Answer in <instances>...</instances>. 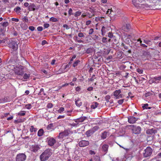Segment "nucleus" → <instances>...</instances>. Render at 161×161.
<instances>
[{
	"label": "nucleus",
	"mask_w": 161,
	"mask_h": 161,
	"mask_svg": "<svg viewBox=\"0 0 161 161\" xmlns=\"http://www.w3.org/2000/svg\"><path fill=\"white\" fill-rule=\"evenodd\" d=\"M51 154V150L50 149H47L41 155L40 159L42 161H46L48 158Z\"/></svg>",
	"instance_id": "nucleus-1"
},
{
	"label": "nucleus",
	"mask_w": 161,
	"mask_h": 161,
	"mask_svg": "<svg viewBox=\"0 0 161 161\" xmlns=\"http://www.w3.org/2000/svg\"><path fill=\"white\" fill-rule=\"evenodd\" d=\"M15 73L17 75H22L24 74L23 68L21 65L17 66L14 68Z\"/></svg>",
	"instance_id": "nucleus-2"
},
{
	"label": "nucleus",
	"mask_w": 161,
	"mask_h": 161,
	"mask_svg": "<svg viewBox=\"0 0 161 161\" xmlns=\"http://www.w3.org/2000/svg\"><path fill=\"white\" fill-rule=\"evenodd\" d=\"M72 133L69 130H65L63 132L59 133L58 137L59 138H63L64 136H68Z\"/></svg>",
	"instance_id": "nucleus-3"
},
{
	"label": "nucleus",
	"mask_w": 161,
	"mask_h": 161,
	"mask_svg": "<svg viewBox=\"0 0 161 161\" xmlns=\"http://www.w3.org/2000/svg\"><path fill=\"white\" fill-rule=\"evenodd\" d=\"M132 133L135 134H138L141 132V128L140 126L134 125H130Z\"/></svg>",
	"instance_id": "nucleus-4"
},
{
	"label": "nucleus",
	"mask_w": 161,
	"mask_h": 161,
	"mask_svg": "<svg viewBox=\"0 0 161 161\" xmlns=\"http://www.w3.org/2000/svg\"><path fill=\"white\" fill-rule=\"evenodd\" d=\"M8 47L12 49L13 51H15L18 48V45L17 43L14 41L10 42L8 44Z\"/></svg>",
	"instance_id": "nucleus-5"
},
{
	"label": "nucleus",
	"mask_w": 161,
	"mask_h": 161,
	"mask_svg": "<svg viewBox=\"0 0 161 161\" xmlns=\"http://www.w3.org/2000/svg\"><path fill=\"white\" fill-rule=\"evenodd\" d=\"M153 152L152 149L149 147H147L144 150V152L143 153L144 157H147L152 154Z\"/></svg>",
	"instance_id": "nucleus-6"
},
{
	"label": "nucleus",
	"mask_w": 161,
	"mask_h": 161,
	"mask_svg": "<svg viewBox=\"0 0 161 161\" xmlns=\"http://www.w3.org/2000/svg\"><path fill=\"white\" fill-rule=\"evenodd\" d=\"M145 0H132L133 5L136 7L140 8L141 4H143Z\"/></svg>",
	"instance_id": "nucleus-7"
},
{
	"label": "nucleus",
	"mask_w": 161,
	"mask_h": 161,
	"mask_svg": "<svg viewBox=\"0 0 161 161\" xmlns=\"http://www.w3.org/2000/svg\"><path fill=\"white\" fill-rule=\"evenodd\" d=\"M26 155L24 153H19L16 157V161H24L26 159Z\"/></svg>",
	"instance_id": "nucleus-8"
},
{
	"label": "nucleus",
	"mask_w": 161,
	"mask_h": 161,
	"mask_svg": "<svg viewBox=\"0 0 161 161\" xmlns=\"http://www.w3.org/2000/svg\"><path fill=\"white\" fill-rule=\"evenodd\" d=\"M120 90H116L113 92V95L116 99H119L123 97V95L121 94Z\"/></svg>",
	"instance_id": "nucleus-9"
},
{
	"label": "nucleus",
	"mask_w": 161,
	"mask_h": 161,
	"mask_svg": "<svg viewBox=\"0 0 161 161\" xmlns=\"http://www.w3.org/2000/svg\"><path fill=\"white\" fill-rule=\"evenodd\" d=\"M47 140L48 145L51 146H53L56 142L55 140L53 137H48Z\"/></svg>",
	"instance_id": "nucleus-10"
},
{
	"label": "nucleus",
	"mask_w": 161,
	"mask_h": 161,
	"mask_svg": "<svg viewBox=\"0 0 161 161\" xmlns=\"http://www.w3.org/2000/svg\"><path fill=\"white\" fill-rule=\"evenodd\" d=\"M89 144V143L88 141L82 140L79 142V145L80 147H83L88 145Z\"/></svg>",
	"instance_id": "nucleus-11"
},
{
	"label": "nucleus",
	"mask_w": 161,
	"mask_h": 161,
	"mask_svg": "<svg viewBox=\"0 0 161 161\" xmlns=\"http://www.w3.org/2000/svg\"><path fill=\"white\" fill-rule=\"evenodd\" d=\"M40 148V147L39 145H32L31 147H30V150L31 151L36 152Z\"/></svg>",
	"instance_id": "nucleus-12"
},
{
	"label": "nucleus",
	"mask_w": 161,
	"mask_h": 161,
	"mask_svg": "<svg viewBox=\"0 0 161 161\" xmlns=\"http://www.w3.org/2000/svg\"><path fill=\"white\" fill-rule=\"evenodd\" d=\"M137 119V118L133 116H130L128 118V121L130 123L133 124L135 123Z\"/></svg>",
	"instance_id": "nucleus-13"
},
{
	"label": "nucleus",
	"mask_w": 161,
	"mask_h": 161,
	"mask_svg": "<svg viewBox=\"0 0 161 161\" xmlns=\"http://www.w3.org/2000/svg\"><path fill=\"white\" fill-rule=\"evenodd\" d=\"M96 127H94L93 129L87 131L86 132V135L88 137L90 136L96 130Z\"/></svg>",
	"instance_id": "nucleus-14"
},
{
	"label": "nucleus",
	"mask_w": 161,
	"mask_h": 161,
	"mask_svg": "<svg viewBox=\"0 0 161 161\" xmlns=\"http://www.w3.org/2000/svg\"><path fill=\"white\" fill-rule=\"evenodd\" d=\"M140 8L147 10L151 9L152 8V6L150 5H148L147 4H145L144 3H143V4H141V6Z\"/></svg>",
	"instance_id": "nucleus-15"
},
{
	"label": "nucleus",
	"mask_w": 161,
	"mask_h": 161,
	"mask_svg": "<svg viewBox=\"0 0 161 161\" xmlns=\"http://www.w3.org/2000/svg\"><path fill=\"white\" fill-rule=\"evenodd\" d=\"M147 133L148 134L153 135L157 132V131L153 129H148L147 130Z\"/></svg>",
	"instance_id": "nucleus-16"
},
{
	"label": "nucleus",
	"mask_w": 161,
	"mask_h": 161,
	"mask_svg": "<svg viewBox=\"0 0 161 161\" xmlns=\"http://www.w3.org/2000/svg\"><path fill=\"white\" fill-rule=\"evenodd\" d=\"M87 119V117L85 116L81 117L80 118L76 119V122H81Z\"/></svg>",
	"instance_id": "nucleus-17"
},
{
	"label": "nucleus",
	"mask_w": 161,
	"mask_h": 161,
	"mask_svg": "<svg viewBox=\"0 0 161 161\" xmlns=\"http://www.w3.org/2000/svg\"><path fill=\"white\" fill-rule=\"evenodd\" d=\"M108 146L107 144H104L102 147L103 151L106 153L108 150Z\"/></svg>",
	"instance_id": "nucleus-18"
},
{
	"label": "nucleus",
	"mask_w": 161,
	"mask_h": 161,
	"mask_svg": "<svg viewBox=\"0 0 161 161\" xmlns=\"http://www.w3.org/2000/svg\"><path fill=\"white\" fill-rule=\"evenodd\" d=\"M66 72V70H65L64 66H62L58 71L57 74H60Z\"/></svg>",
	"instance_id": "nucleus-19"
},
{
	"label": "nucleus",
	"mask_w": 161,
	"mask_h": 161,
	"mask_svg": "<svg viewBox=\"0 0 161 161\" xmlns=\"http://www.w3.org/2000/svg\"><path fill=\"white\" fill-rule=\"evenodd\" d=\"M47 130H50L51 131L54 130L53 128V124H49L47 127Z\"/></svg>",
	"instance_id": "nucleus-20"
},
{
	"label": "nucleus",
	"mask_w": 161,
	"mask_h": 161,
	"mask_svg": "<svg viewBox=\"0 0 161 161\" xmlns=\"http://www.w3.org/2000/svg\"><path fill=\"white\" fill-rule=\"evenodd\" d=\"M75 103L76 105L78 107H80L82 104V102L80 99L78 98V99L75 101Z\"/></svg>",
	"instance_id": "nucleus-21"
},
{
	"label": "nucleus",
	"mask_w": 161,
	"mask_h": 161,
	"mask_svg": "<svg viewBox=\"0 0 161 161\" xmlns=\"http://www.w3.org/2000/svg\"><path fill=\"white\" fill-rule=\"evenodd\" d=\"M161 79V77L160 76L154 77L153 78V80L154 82L157 83Z\"/></svg>",
	"instance_id": "nucleus-22"
},
{
	"label": "nucleus",
	"mask_w": 161,
	"mask_h": 161,
	"mask_svg": "<svg viewBox=\"0 0 161 161\" xmlns=\"http://www.w3.org/2000/svg\"><path fill=\"white\" fill-rule=\"evenodd\" d=\"M14 11H15L17 14H20L21 8L19 7H17L14 9Z\"/></svg>",
	"instance_id": "nucleus-23"
},
{
	"label": "nucleus",
	"mask_w": 161,
	"mask_h": 161,
	"mask_svg": "<svg viewBox=\"0 0 161 161\" xmlns=\"http://www.w3.org/2000/svg\"><path fill=\"white\" fill-rule=\"evenodd\" d=\"M21 28L24 30H26L28 28V26L25 24L23 23L20 25Z\"/></svg>",
	"instance_id": "nucleus-24"
},
{
	"label": "nucleus",
	"mask_w": 161,
	"mask_h": 161,
	"mask_svg": "<svg viewBox=\"0 0 161 161\" xmlns=\"http://www.w3.org/2000/svg\"><path fill=\"white\" fill-rule=\"evenodd\" d=\"M26 112L25 111H21L18 112L17 114L19 116H24Z\"/></svg>",
	"instance_id": "nucleus-25"
},
{
	"label": "nucleus",
	"mask_w": 161,
	"mask_h": 161,
	"mask_svg": "<svg viewBox=\"0 0 161 161\" xmlns=\"http://www.w3.org/2000/svg\"><path fill=\"white\" fill-rule=\"evenodd\" d=\"M107 133L106 131L103 133L101 136V138L103 139H105L107 137Z\"/></svg>",
	"instance_id": "nucleus-26"
},
{
	"label": "nucleus",
	"mask_w": 161,
	"mask_h": 161,
	"mask_svg": "<svg viewBox=\"0 0 161 161\" xmlns=\"http://www.w3.org/2000/svg\"><path fill=\"white\" fill-rule=\"evenodd\" d=\"M102 34L103 36H104L106 32V29L104 26L102 27L101 29Z\"/></svg>",
	"instance_id": "nucleus-27"
},
{
	"label": "nucleus",
	"mask_w": 161,
	"mask_h": 161,
	"mask_svg": "<svg viewBox=\"0 0 161 161\" xmlns=\"http://www.w3.org/2000/svg\"><path fill=\"white\" fill-rule=\"evenodd\" d=\"M43 133V130L42 129H40L38 132L37 135L39 136H42Z\"/></svg>",
	"instance_id": "nucleus-28"
},
{
	"label": "nucleus",
	"mask_w": 161,
	"mask_h": 161,
	"mask_svg": "<svg viewBox=\"0 0 161 161\" xmlns=\"http://www.w3.org/2000/svg\"><path fill=\"white\" fill-rule=\"evenodd\" d=\"M142 107L143 108V109H151V107H148V104L147 103H146V104H143V105L142 106Z\"/></svg>",
	"instance_id": "nucleus-29"
},
{
	"label": "nucleus",
	"mask_w": 161,
	"mask_h": 161,
	"mask_svg": "<svg viewBox=\"0 0 161 161\" xmlns=\"http://www.w3.org/2000/svg\"><path fill=\"white\" fill-rule=\"evenodd\" d=\"M98 105V103L97 102H95L91 105V108L95 109L97 108Z\"/></svg>",
	"instance_id": "nucleus-30"
},
{
	"label": "nucleus",
	"mask_w": 161,
	"mask_h": 161,
	"mask_svg": "<svg viewBox=\"0 0 161 161\" xmlns=\"http://www.w3.org/2000/svg\"><path fill=\"white\" fill-rule=\"evenodd\" d=\"M37 130V129L34 128L33 126H31L30 128V131L31 132H36Z\"/></svg>",
	"instance_id": "nucleus-31"
},
{
	"label": "nucleus",
	"mask_w": 161,
	"mask_h": 161,
	"mask_svg": "<svg viewBox=\"0 0 161 161\" xmlns=\"http://www.w3.org/2000/svg\"><path fill=\"white\" fill-rule=\"evenodd\" d=\"M49 20L50 21L56 22L58 21V19L56 18L52 17L50 18Z\"/></svg>",
	"instance_id": "nucleus-32"
},
{
	"label": "nucleus",
	"mask_w": 161,
	"mask_h": 161,
	"mask_svg": "<svg viewBox=\"0 0 161 161\" xmlns=\"http://www.w3.org/2000/svg\"><path fill=\"white\" fill-rule=\"evenodd\" d=\"M30 77V74H27L26 73H25L24 74V76H23V78L24 79H28Z\"/></svg>",
	"instance_id": "nucleus-33"
},
{
	"label": "nucleus",
	"mask_w": 161,
	"mask_h": 161,
	"mask_svg": "<svg viewBox=\"0 0 161 161\" xmlns=\"http://www.w3.org/2000/svg\"><path fill=\"white\" fill-rule=\"evenodd\" d=\"M80 60H77L75 61L73 64V67H74L77 66L79 63L80 62Z\"/></svg>",
	"instance_id": "nucleus-34"
},
{
	"label": "nucleus",
	"mask_w": 161,
	"mask_h": 161,
	"mask_svg": "<svg viewBox=\"0 0 161 161\" xmlns=\"http://www.w3.org/2000/svg\"><path fill=\"white\" fill-rule=\"evenodd\" d=\"M125 28L124 29L125 30V31H127L129 30L130 28V25L129 24H126L125 26Z\"/></svg>",
	"instance_id": "nucleus-35"
},
{
	"label": "nucleus",
	"mask_w": 161,
	"mask_h": 161,
	"mask_svg": "<svg viewBox=\"0 0 161 161\" xmlns=\"http://www.w3.org/2000/svg\"><path fill=\"white\" fill-rule=\"evenodd\" d=\"M111 98V97L109 95H107L105 97V100L106 101L107 103H108L109 102V100Z\"/></svg>",
	"instance_id": "nucleus-36"
},
{
	"label": "nucleus",
	"mask_w": 161,
	"mask_h": 161,
	"mask_svg": "<svg viewBox=\"0 0 161 161\" xmlns=\"http://www.w3.org/2000/svg\"><path fill=\"white\" fill-rule=\"evenodd\" d=\"M93 51L92 49L91 48H89L87 49L86 50V52L88 53H92Z\"/></svg>",
	"instance_id": "nucleus-37"
},
{
	"label": "nucleus",
	"mask_w": 161,
	"mask_h": 161,
	"mask_svg": "<svg viewBox=\"0 0 161 161\" xmlns=\"http://www.w3.org/2000/svg\"><path fill=\"white\" fill-rule=\"evenodd\" d=\"M64 108L63 107H60L59 109L58 110V113L61 114L64 111Z\"/></svg>",
	"instance_id": "nucleus-38"
},
{
	"label": "nucleus",
	"mask_w": 161,
	"mask_h": 161,
	"mask_svg": "<svg viewBox=\"0 0 161 161\" xmlns=\"http://www.w3.org/2000/svg\"><path fill=\"white\" fill-rule=\"evenodd\" d=\"M81 12L80 11H77L75 12V14L74 16L75 17H78V16H79L81 15Z\"/></svg>",
	"instance_id": "nucleus-39"
},
{
	"label": "nucleus",
	"mask_w": 161,
	"mask_h": 161,
	"mask_svg": "<svg viewBox=\"0 0 161 161\" xmlns=\"http://www.w3.org/2000/svg\"><path fill=\"white\" fill-rule=\"evenodd\" d=\"M25 108L28 109H30L32 108V105L31 104H29L26 105L25 106Z\"/></svg>",
	"instance_id": "nucleus-40"
},
{
	"label": "nucleus",
	"mask_w": 161,
	"mask_h": 161,
	"mask_svg": "<svg viewBox=\"0 0 161 161\" xmlns=\"http://www.w3.org/2000/svg\"><path fill=\"white\" fill-rule=\"evenodd\" d=\"M144 42L147 44H151V41L148 40H144Z\"/></svg>",
	"instance_id": "nucleus-41"
},
{
	"label": "nucleus",
	"mask_w": 161,
	"mask_h": 161,
	"mask_svg": "<svg viewBox=\"0 0 161 161\" xmlns=\"http://www.w3.org/2000/svg\"><path fill=\"white\" fill-rule=\"evenodd\" d=\"M136 71L139 74H142L143 72L142 69H137Z\"/></svg>",
	"instance_id": "nucleus-42"
},
{
	"label": "nucleus",
	"mask_w": 161,
	"mask_h": 161,
	"mask_svg": "<svg viewBox=\"0 0 161 161\" xmlns=\"http://www.w3.org/2000/svg\"><path fill=\"white\" fill-rule=\"evenodd\" d=\"M124 101V99H122L119 100L118 101V103H119V104L121 105L122 104Z\"/></svg>",
	"instance_id": "nucleus-43"
},
{
	"label": "nucleus",
	"mask_w": 161,
	"mask_h": 161,
	"mask_svg": "<svg viewBox=\"0 0 161 161\" xmlns=\"http://www.w3.org/2000/svg\"><path fill=\"white\" fill-rule=\"evenodd\" d=\"M94 32V29L92 28L90 29L89 31L88 34L89 35H92Z\"/></svg>",
	"instance_id": "nucleus-44"
},
{
	"label": "nucleus",
	"mask_w": 161,
	"mask_h": 161,
	"mask_svg": "<svg viewBox=\"0 0 161 161\" xmlns=\"http://www.w3.org/2000/svg\"><path fill=\"white\" fill-rule=\"evenodd\" d=\"M72 11L73 10L71 8H69L68 11V14L69 16H70L71 15L73 14L72 13Z\"/></svg>",
	"instance_id": "nucleus-45"
},
{
	"label": "nucleus",
	"mask_w": 161,
	"mask_h": 161,
	"mask_svg": "<svg viewBox=\"0 0 161 161\" xmlns=\"http://www.w3.org/2000/svg\"><path fill=\"white\" fill-rule=\"evenodd\" d=\"M112 12L113 10L112 9H108L106 12V14H110Z\"/></svg>",
	"instance_id": "nucleus-46"
},
{
	"label": "nucleus",
	"mask_w": 161,
	"mask_h": 161,
	"mask_svg": "<svg viewBox=\"0 0 161 161\" xmlns=\"http://www.w3.org/2000/svg\"><path fill=\"white\" fill-rule=\"evenodd\" d=\"M78 36L80 37H84V35L83 33L80 32L78 34Z\"/></svg>",
	"instance_id": "nucleus-47"
},
{
	"label": "nucleus",
	"mask_w": 161,
	"mask_h": 161,
	"mask_svg": "<svg viewBox=\"0 0 161 161\" xmlns=\"http://www.w3.org/2000/svg\"><path fill=\"white\" fill-rule=\"evenodd\" d=\"M95 75H92V77L91 78L89 79V80L90 81H93L94 80V79L95 78Z\"/></svg>",
	"instance_id": "nucleus-48"
},
{
	"label": "nucleus",
	"mask_w": 161,
	"mask_h": 161,
	"mask_svg": "<svg viewBox=\"0 0 161 161\" xmlns=\"http://www.w3.org/2000/svg\"><path fill=\"white\" fill-rule=\"evenodd\" d=\"M64 67L65 70H66V71H67L69 69V64H67L65 66H64Z\"/></svg>",
	"instance_id": "nucleus-49"
},
{
	"label": "nucleus",
	"mask_w": 161,
	"mask_h": 161,
	"mask_svg": "<svg viewBox=\"0 0 161 161\" xmlns=\"http://www.w3.org/2000/svg\"><path fill=\"white\" fill-rule=\"evenodd\" d=\"M76 57V56L75 55H74L70 59V61L69 63V64H70L71 63V62L73 61V59L75 58Z\"/></svg>",
	"instance_id": "nucleus-50"
},
{
	"label": "nucleus",
	"mask_w": 161,
	"mask_h": 161,
	"mask_svg": "<svg viewBox=\"0 0 161 161\" xmlns=\"http://www.w3.org/2000/svg\"><path fill=\"white\" fill-rule=\"evenodd\" d=\"M29 29L31 31H33L35 29V28L34 26H31L29 27Z\"/></svg>",
	"instance_id": "nucleus-51"
},
{
	"label": "nucleus",
	"mask_w": 161,
	"mask_h": 161,
	"mask_svg": "<svg viewBox=\"0 0 161 161\" xmlns=\"http://www.w3.org/2000/svg\"><path fill=\"white\" fill-rule=\"evenodd\" d=\"M102 42L103 43H106L107 42V38L105 37H103L102 38Z\"/></svg>",
	"instance_id": "nucleus-52"
},
{
	"label": "nucleus",
	"mask_w": 161,
	"mask_h": 161,
	"mask_svg": "<svg viewBox=\"0 0 161 161\" xmlns=\"http://www.w3.org/2000/svg\"><path fill=\"white\" fill-rule=\"evenodd\" d=\"M43 26L45 28H48L49 26V24L48 23H45L44 24Z\"/></svg>",
	"instance_id": "nucleus-53"
},
{
	"label": "nucleus",
	"mask_w": 161,
	"mask_h": 161,
	"mask_svg": "<svg viewBox=\"0 0 161 161\" xmlns=\"http://www.w3.org/2000/svg\"><path fill=\"white\" fill-rule=\"evenodd\" d=\"M37 30L38 31H42L43 30V28L42 26H38L37 28Z\"/></svg>",
	"instance_id": "nucleus-54"
},
{
	"label": "nucleus",
	"mask_w": 161,
	"mask_h": 161,
	"mask_svg": "<svg viewBox=\"0 0 161 161\" xmlns=\"http://www.w3.org/2000/svg\"><path fill=\"white\" fill-rule=\"evenodd\" d=\"M11 19L13 21H14L16 22H18L19 21V19L17 18H12Z\"/></svg>",
	"instance_id": "nucleus-55"
},
{
	"label": "nucleus",
	"mask_w": 161,
	"mask_h": 161,
	"mask_svg": "<svg viewBox=\"0 0 161 161\" xmlns=\"http://www.w3.org/2000/svg\"><path fill=\"white\" fill-rule=\"evenodd\" d=\"M53 107V104L52 103H48L47 105V107L48 108H51Z\"/></svg>",
	"instance_id": "nucleus-56"
},
{
	"label": "nucleus",
	"mask_w": 161,
	"mask_h": 161,
	"mask_svg": "<svg viewBox=\"0 0 161 161\" xmlns=\"http://www.w3.org/2000/svg\"><path fill=\"white\" fill-rule=\"evenodd\" d=\"M108 36L109 38H112L113 37V35L111 33L109 32L108 33Z\"/></svg>",
	"instance_id": "nucleus-57"
},
{
	"label": "nucleus",
	"mask_w": 161,
	"mask_h": 161,
	"mask_svg": "<svg viewBox=\"0 0 161 161\" xmlns=\"http://www.w3.org/2000/svg\"><path fill=\"white\" fill-rule=\"evenodd\" d=\"M63 27L65 28L67 30H68L69 28V26L66 24L64 25H63Z\"/></svg>",
	"instance_id": "nucleus-58"
},
{
	"label": "nucleus",
	"mask_w": 161,
	"mask_h": 161,
	"mask_svg": "<svg viewBox=\"0 0 161 161\" xmlns=\"http://www.w3.org/2000/svg\"><path fill=\"white\" fill-rule=\"evenodd\" d=\"M76 41L78 43H83L84 41L81 40H79L77 39L76 40Z\"/></svg>",
	"instance_id": "nucleus-59"
},
{
	"label": "nucleus",
	"mask_w": 161,
	"mask_h": 161,
	"mask_svg": "<svg viewBox=\"0 0 161 161\" xmlns=\"http://www.w3.org/2000/svg\"><path fill=\"white\" fill-rule=\"evenodd\" d=\"M89 153V154L91 155L95 154V153L94 152V151H93L91 150H90Z\"/></svg>",
	"instance_id": "nucleus-60"
},
{
	"label": "nucleus",
	"mask_w": 161,
	"mask_h": 161,
	"mask_svg": "<svg viewBox=\"0 0 161 161\" xmlns=\"http://www.w3.org/2000/svg\"><path fill=\"white\" fill-rule=\"evenodd\" d=\"M23 21L25 22H28V19L25 17L23 18Z\"/></svg>",
	"instance_id": "nucleus-61"
},
{
	"label": "nucleus",
	"mask_w": 161,
	"mask_h": 161,
	"mask_svg": "<svg viewBox=\"0 0 161 161\" xmlns=\"http://www.w3.org/2000/svg\"><path fill=\"white\" fill-rule=\"evenodd\" d=\"M91 20H87L86 22V25H89L91 23Z\"/></svg>",
	"instance_id": "nucleus-62"
},
{
	"label": "nucleus",
	"mask_w": 161,
	"mask_h": 161,
	"mask_svg": "<svg viewBox=\"0 0 161 161\" xmlns=\"http://www.w3.org/2000/svg\"><path fill=\"white\" fill-rule=\"evenodd\" d=\"M75 90L77 92H79L80 90V87L77 86L75 88Z\"/></svg>",
	"instance_id": "nucleus-63"
},
{
	"label": "nucleus",
	"mask_w": 161,
	"mask_h": 161,
	"mask_svg": "<svg viewBox=\"0 0 161 161\" xmlns=\"http://www.w3.org/2000/svg\"><path fill=\"white\" fill-rule=\"evenodd\" d=\"M96 158H95V160L97 161H101V160L100 158L97 156H96Z\"/></svg>",
	"instance_id": "nucleus-64"
}]
</instances>
